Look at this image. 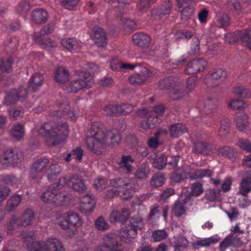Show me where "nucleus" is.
<instances>
[{
    "instance_id": "obj_4",
    "label": "nucleus",
    "mask_w": 251,
    "mask_h": 251,
    "mask_svg": "<svg viewBox=\"0 0 251 251\" xmlns=\"http://www.w3.org/2000/svg\"><path fill=\"white\" fill-rule=\"evenodd\" d=\"M75 74L79 78L70 82L64 86V90L68 93H76L89 85V83L91 79L89 73L79 70L75 71Z\"/></svg>"
},
{
    "instance_id": "obj_29",
    "label": "nucleus",
    "mask_w": 251,
    "mask_h": 251,
    "mask_svg": "<svg viewBox=\"0 0 251 251\" xmlns=\"http://www.w3.org/2000/svg\"><path fill=\"white\" fill-rule=\"evenodd\" d=\"M67 219L70 226L72 228H76L81 226L82 220L79 215L75 212L69 211L67 213Z\"/></svg>"
},
{
    "instance_id": "obj_16",
    "label": "nucleus",
    "mask_w": 251,
    "mask_h": 251,
    "mask_svg": "<svg viewBox=\"0 0 251 251\" xmlns=\"http://www.w3.org/2000/svg\"><path fill=\"white\" fill-rule=\"evenodd\" d=\"M227 76L226 71L221 68L215 69L207 79L213 85H218L224 81Z\"/></svg>"
},
{
    "instance_id": "obj_42",
    "label": "nucleus",
    "mask_w": 251,
    "mask_h": 251,
    "mask_svg": "<svg viewBox=\"0 0 251 251\" xmlns=\"http://www.w3.org/2000/svg\"><path fill=\"white\" fill-rule=\"evenodd\" d=\"M47 243L43 241H34L27 244L30 251H48Z\"/></svg>"
},
{
    "instance_id": "obj_39",
    "label": "nucleus",
    "mask_w": 251,
    "mask_h": 251,
    "mask_svg": "<svg viewBox=\"0 0 251 251\" xmlns=\"http://www.w3.org/2000/svg\"><path fill=\"white\" fill-rule=\"evenodd\" d=\"M235 122L236 126L240 130H244L249 125L248 117L245 113H237L236 115Z\"/></svg>"
},
{
    "instance_id": "obj_62",
    "label": "nucleus",
    "mask_w": 251,
    "mask_h": 251,
    "mask_svg": "<svg viewBox=\"0 0 251 251\" xmlns=\"http://www.w3.org/2000/svg\"><path fill=\"white\" fill-rule=\"evenodd\" d=\"M16 93L13 90H11L6 93L5 97V102L8 105L15 104L18 101Z\"/></svg>"
},
{
    "instance_id": "obj_6",
    "label": "nucleus",
    "mask_w": 251,
    "mask_h": 251,
    "mask_svg": "<svg viewBox=\"0 0 251 251\" xmlns=\"http://www.w3.org/2000/svg\"><path fill=\"white\" fill-rule=\"evenodd\" d=\"M193 203V200L189 196H186L183 200H178L175 201L172 207V213L178 218L185 216L187 209L186 205L192 206Z\"/></svg>"
},
{
    "instance_id": "obj_12",
    "label": "nucleus",
    "mask_w": 251,
    "mask_h": 251,
    "mask_svg": "<svg viewBox=\"0 0 251 251\" xmlns=\"http://www.w3.org/2000/svg\"><path fill=\"white\" fill-rule=\"evenodd\" d=\"M212 151V145L208 142L197 140L194 143L193 152L196 154L207 155Z\"/></svg>"
},
{
    "instance_id": "obj_33",
    "label": "nucleus",
    "mask_w": 251,
    "mask_h": 251,
    "mask_svg": "<svg viewBox=\"0 0 251 251\" xmlns=\"http://www.w3.org/2000/svg\"><path fill=\"white\" fill-rule=\"evenodd\" d=\"M150 173L149 166L147 164H143L135 171L134 175L135 178L144 181L147 179Z\"/></svg>"
},
{
    "instance_id": "obj_34",
    "label": "nucleus",
    "mask_w": 251,
    "mask_h": 251,
    "mask_svg": "<svg viewBox=\"0 0 251 251\" xmlns=\"http://www.w3.org/2000/svg\"><path fill=\"white\" fill-rule=\"evenodd\" d=\"M46 243L48 251H65L62 243L57 238H49Z\"/></svg>"
},
{
    "instance_id": "obj_54",
    "label": "nucleus",
    "mask_w": 251,
    "mask_h": 251,
    "mask_svg": "<svg viewBox=\"0 0 251 251\" xmlns=\"http://www.w3.org/2000/svg\"><path fill=\"white\" fill-rule=\"evenodd\" d=\"M217 108V102L210 99L206 100L204 102L203 111L206 114L213 112Z\"/></svg>"
},
{
    "instance_id": "obj_8",
    "label": "nucleus",
    "mask_w": 251,
    "mask_h": 251,
    "mask_svg": "<svg viewBox=\"0 0 251 251\" xmlns=\"http://www.w3.org/2000/svg\"><path fill=\"white\" fill-rule=\"evenodd\" d=\"M22 157V155L18 149H8L4 152L1 162L3 164H18L21 162Z\"/></svg>"
},
{
    "instance_id": "obj_50",
    "label": "nucleus",
    "mask_w": 251,
    "mask_h": 251,
    "mask_svg": "<svg viewBox=\"0 0 251 251\" xmlns=\"http://www.w3.org/2000/svg\"><path fill=\"white\" fill-rule=\"evenodd\" d=\"M244 33L243 31H238L235 33H229L226 36V41L229 44H232L239 41L240 40L243 42L242 40V35Z\"/></svg>"
},
{
    "instance_id": "obj_3",
    "label": "nucleus",
    "mask_w": 251,
    "mask_h": 251,
    "mask_svg": "<svg viewBox=\"0 0 251 251\" xmlns=\"http://www.w3.org/2000/svg\"><path fill=\"white\" fill-rule=\"evenodd\" d=\"M66 182V178L63 177L60 178L58 182L50 185L41 195L42 200L49 203L60 204L64 201L66 198L68 197V194L60 192V189Z\"/></svg>"
},
{
    "instance_id": "obj_17",
    "label": "nucleus",
    "mask_w": 251,
    "mask_h": 251,
    "mask_svg": "<svg viewBox=\"0 0 251 251\" xmlns=\"http://www.w3.org/2000/svg\"><path fill=\"white\" fill-rule=\"evenodd\" d=\"M251 191V170L246 172L245 176L244 177L240 183V190L238 194L243 196Z\"/></svg>"
},
{
    "instance_id": "obj_1",
    "label": "nucleus",
    "mask_w": 251,
    "mask_h": 251,
    "mask_svg": "<svg viewBox=\"0 0 251 251\" xmlns=\"http://www.w3.org/2000/svg\"><path fill=\"white\" fill-rule=\"evenodd\" d=\"M38 133L45 138L47 146L52 147L65 139L69 134V127L65 122L58 124L46 122L39 127Z\"/></svg>"
},
{
    "instance_id": "obj_27",
    "label": "nucleus",
    "mask_w": 251,
    "mask_h": 251,
    "mask_svg": "<svg viewBox=\"0 0 251 251\" xmlns=\"http://www.w3.org/2000/svg\"><path fill=\"white\" fill-rule=\"evenodd\" d=\"M82 202L84 205L81 211L85 215L90 214L95 208V201L91 199V197L88 195L84 196Z\"/></svg>"
},
{
    "instance_id": "obj_9",
    "label": "nucleus",
    "mask_w": 251,
    "mask_h": 251,
    "mask_svg": "<svg viewBox=\"0 0 251 251\" xmlns=\"http://www.w3.org/2000/svg\"><path fill=\"white\" fill-rule=\"evenodd\" d=\"M35 218V214L30 209H26L22 217L20 218L13 217L9 221L11 225H17L23 226H27L32 224V221Z\"/></svg>"
},
{
    "instance_id": "obj_22",
    "label": "nucleus",
    "mask_w": 251,
    "mask_h": 251,
    "mask_svg": "<svg viewBox=\"0 0 251 251\" xmlns=\"http://www.w3.org/2000/svg\"><path fill=\"white\" fill-rule=\"evenodd\" d=\"M101 245L109 249H112L121 246L117 240V236L112 233H108L103 236V242Z\"/></svg>"
},
{
    "instance_id": "obj_44",
    "label": "nucleus",
    "mask_w": 251,
    "mask_h": 251,
    "mask_svg": "<svg viewBox=\"0 0 251 251\" xmlns=\"http://www.w3.org/2000/svg\"><path fill=\"white\" fill-rule=\"evenodd\" d=\"M171 179L175 183H181L184 179L186 178L184 170L178 168L174 170L171 175Z\"/></svg>"
},
{
    "instance_id": "obj_53",
    "label": "nucleus",
    "mask_w": 251,
    "mask_h": 251,
    "mask_svg": "<svg viewBox=\"0 0 251 251\" xmlns=\"http://www.w3.org/2000/svg\"><path fill=\"white\" fill-rule=\"evenodd\" d=\"M212 174V171L208 169H196L193 173L191 177L192 179H198L205 176L210 177Z\"/></svg>"
},
{
    "instance_id": "obj_64",
    "label": "nucleus",
    "mask_w": 251,
    "mask_h": 251,
    "mask_svg": "<svg viewBox=\"0 0 251 251\" xmlns=\"http://www.w3.org/2000/svg\"><path fill=\"white\" fill-rule=\"evenodd\" d=\"M43 175L42 172L30 168L29 178L31 181L34 182L39 183L42 179Z\"/></svg>"
},
{
    "instance_id": "obj_40",
    "label": "nucleus",
    "mask_w": 251,
    "mask_h": 251,
    "mask_svg": "<svg viewBox=\"0 0 251 251\" xmlns=\"http://www.w3.org/2000/svg\"><path fill=\"white\" fill-rule=\"evenodd\" d=\"M189 245V242L186 237L182 236H178L175 238L174 242V251H182Z\"/></svg>"
},
{
    "instance_id": "obj_10",
    "label": "nucleus",
    "mask_w": 251,
    "mask_h": 251,
    "mask_svg": "<svg viewBox=\"0 0 251 251\" xmlns=\"http://www.w3.org/2000/svg\"><path fill=\"white\" fill-rule=\"evenodd\" d=\"M245 243L238 236H233L232 234L227 235L220 244L219 249L220 251H226L230 246L234 248H240Z\"/></svg>"
},
{
    "instance_id": "obj_38",
    "label": "nucleus",
    "mask_w": 251,
    "mask_h": 251,
    "mask_svg": "<svg viewBox=\"0 0 251 251\" xmlns=\"http://www.w3.org/2000/svg\"><path fill=\"white\" fill-rule=\"evenodd\" d=\"M129 227L132 230H134L136 235L137 230H142L144 227L143 219L140 216L132 217L130 220Z\"/></svg>"
},
{
    "instance_id": "obj_41",
    "label": "nucleus",
    "mask_w": 251,
    "mask_h": 251,
    "mask_svg": "<svg viewBox=\"0 0 251 251\" xmlns=\"http://www.w3.org/2000/svg\"><path fill=\"white\" fill-rule=\"evenodd\" d=\"M49 162V160L48 158H41L35 160L32 164L30 168L42 173L47 168Z\"/></svg>"
},
{
    "instance_id": "obj_52",
    "label": "nucleus",
    "mask_w": 251,
    "mask_h": 251,
    "mask_svg": "<svg viewBox=\"0 0 251 251\" xmlns=\"http://www.w3.org/2000/svg\"><path fill=\"white\" fill-rule=\"evenodd\" d=\"M127 181H128V178L126 177L116 178L110 180V185L118 188H126Z\"/></svg>"
},
{
    "instance_id": "obj_28",
    "label": "nucleus",
    "mask_w": 251,
    "mask_h": 251,
    "mask_svg": "<svg viewBox=\"0 0 251 251\" xmlns=\"http://www.w3.org/2000/svg\"><path fill=\"white\" fill-rule=\"evenodd\" d=\"M219 240L217 238L211 237L196 241L192 244V246L195 250H198L200 247L208 248L211 245L215 244Z\"/></svg>"
},
{
    "instance_id": "obj_30",
    "label": "nucleus",
    "mask_w": 251,
    "mask_h": 251,
    "mask_svg": "<svg viewBox=\"0 0 251 251\" xmlns=\"http://www.w3.org/2000/svg\"><path fill=\"white\" fill-rule=\"evenodd\" d=\"M35 40L42 48L48 50H52L57 46L56 43L50 38L40 39V37L37 35L35 36Z\"/></svg>"
},
{
    "instance_id": "obj_51",
    "label": "nucleus",
    "mask_w": 251,
    "mask_h": 251,
    "mask_svg": "<svg viewBox=\"0 0 251 251\" xmlns=\"http://www.w3.org/2000/svg\"><path fill=\"white\" fill-rule=\"evenodd\" d=\"M229 128V120L227 118H223L221 121V126L219 130V135L221 137H225L228 133Z\"/></svg>"
},
{
    "instance_id": "obj_23",
    "label": "nucleus",
    "mask_w": 251,
    "mask_h": 251,
    "mask_svg": "<svg viewBox=\"0 0 251 251\" xmlns=\"http://www.w3.org/2000/svg\"><path fill=\"white\" fill-rule=\"evenodd\" d=\"M44 78L40 73L33 75L28 82V88L32 91H37L43 84Z\"/></svg>"
},
{
    "instance_id": "obj_49",
    "label": "nucleus",
    "mask_w": 251,
    "mask_h": 251,
    "mask_svg": "<svg viewBox=\"0 0 251 251\" xmlns=\"http://www.w3.org/2000/svg\"><path fill=\"white\" fill-rule=\"evenodd\" d=\"M22 201V197L19 195L12 196L7 202V208L9 211H12L17 207Z\"/></svg>"
},
{
    "instance_id": "obj_32",
    "label": "nucleus",
    "mask_w": 251,
    "mask_h": 251,
    "mask_svg": "<svg viewBox=\"0 0 251 251\" xmlns=\"http://www.w3.org/2000/svg\"><path fill=\"white\" fill-rule=\"evenodd\" d=\"M158 117L154 113L150 112L146 121L141 122V126L144 129H149L154 127L158 124Z\"/></svg>"
},
{
    "instance_id": "obj_61",
    "label": "nucleus",
    "mask_w": 251,
    "mask_h": 251,
    "mask_svg": "<svg viewBox=\"0 0 251 251\" xmlns=\"http://www.w3.org/2000/svg\"><path fill=\"white\" fill-rule=\"evenodd\" d=\"M193 36V32L187 29L180 30L177 31L176 33V39L177 40H179L182 39L189 40L191 39Z\"/></svg>"
},
{
    "instance_id": "obj_58",
    "label": "nucleus",
    "mask_w": 251,
    "mask_h": 251,
    "mask_svg": "<svg viewBox=\"0 0 251 251\" xmlns=\"http://www.w3.org/2000/svg\"><path fill=\"white\" fill-rule=\"evenodd\" d=\"M164 133L166 134L167 133L166 130H160L156 132L154 134V138H150L148 141V146L152 149H156L158 147V139L159 135L162 133Z\"/></svg>"
},
{
    "instance_id": "obj_63",
    "label": "nucleus",
    "mask_w": 251,
    "mask_h": 251,
    "mask_svg": "<svg viewBox=\"0 0 251 251\" xmlns=\"http://www.w3.org/2000/svg\"><path fill=\"white\" fill-rule=\"evenodd\" d=\"M194 9L190 6H186L181 12V19L185 21L189 20L193 15Z\"/></svg>"
},
{
    "instance_id": "obj_31",
    "label": "nucleus",
    "mask_w": 251,
    "mask_h": 251,
    "mask_svg": "<svg viewBox=\"0 0 251 251\" xmlns=\"http://www.w3.org/2000/svg\"><path fill=\"white\" fill-rule=\"evenodd\" d=\"M165 181L164 174L157 173L152 175L150 181V184L151 188L157 189L163 186Z\"/></svg>"
},
{
    "instance_id": "obj_11",
    "label": "nucleus",
    "mask_w": 251,
    "mask_h": 251,
    "mask_svg": "<svg viewBox=\"0 0 251 251\" xmlns=\"http://www.w3.org/2000/svg\"><path fill=\"white\" fill-rule=\"evenodd\" d=\"M206 65V61L202 58H200L189 62L185 71L186 74L193 75L204 70Z\"/></svg>"
},
{
    "instance_id": "obj_36",
    "label": "nucleus",
    "mask_w": 251,
    "mask_h": 251,
    "mask_svg": "<svg viewBox=\"0 0 251 251\" xmlns=\"http://www.w3.org/2000/svg\"><path fill=\"white\" fill-rule=\"evenodd\" d=\"M171 135L172 137L176 138L185 132H187L186 126L182 123H176L172 125L170 128Z\"/></svg>"
},
{
    "instance_id": "obj_47",
    "label": "nucleus",
    "mask_w": 251,
    "mask_h": 251,
    "mask_svg": "<svg viewBox=\"0 0 251 251\" xmlns=\"http://www.w3.org/2000/svg\"><path fill=\"white\" fill-rule=\"evenodd\" d=\"M167 157L164 154L157 155L153 161V166L158 170H161L167 165Z\"/></svg>"
},
{
    "instance_id": "obj_2",
    "label": "nucleus",
    "mask_w": 251,
    "mask_h": 251,
    "mask_svg": "<svg viewBox=\"0 0 251 251\" xmlns=\"http://www.w3.org/2000/svg\"><path fill=\"white\" fill-rule=\"evenodd\" d=\"M89 132L90 134L86 139L88 148L96 154H102L107 146L104 130L100 128L99 123L95 122L92 124Z\"/></svg>"
},
{
    "instance_id": "obj_57",
    "label": "nucleus",
    "mask_w": 251,
    "mask_h": 251,
    "mask_svg": "<svg viewBox=\"0 0 251 251\" xmlns=\"http://www.w3.org/2000/svg\"><path fill=\"white\" fill-rule=\"evenodd\" d=\"M191 191L190 193L186 196H189L191 199L192 196H199L203 192L202 184L201 183H194L192 184Z\"/></svg>"
},
{
    "instance_id": "obj_35",
    "label": "nucleus",
    "mask_w": 251,
    "mask_h": 251,
    "mask_svg": "<svg viewBox=\"0 0 251 251\" xmlns=\"http://www.w3.org/2000/svg\"><path fill=\"white\" fill-rule=\"evenodd\" d=\"M61 43L64 48L70 51L79 49L81 46V43L74 38L62 39Z\"/></svg>"
},
{
    "instance_id": "obj_14",
    "label": "nucleus",
    "mask_w": 251,
    "mask_h": 251,
    "mask_svg": "<svg viewBox=\"0 0 251 251\" xmlns=\"http://www.w3.org/2000/svg\"><path fill=\"white\" fill-rule=\"evenodd\" d=\"M129 216V210L125 208L123 209L122 211H113L110 214L109 220L111 223L118 222L123 224L127 221Z\"/></svg>"
},
{
    "instance_id": "obj_60",
    "label": "nucleus",
    "mask_w": 251,
    "mask_h": 251,
    "mask_svg": "<svg viewBox=\"0 0 251 251\" xmlns=\"http://www.w3.org/2000/svg\"><path fill=\"white\" fill-rule=\"evenodd\" d=\"M219 152L220 153L222 154V155L227 157L229 158L234 157L236 154V151L229 146H226L220 148L219 149Z\"/></svg>"
},
{
    "instance_id": "obj_48",
    "label": "nucleus",
    "mask_w": 251,
    "mask_h": 251,
    "mask_svg": "<svg viewBox=\"0 0 251 251\" xmlns=\"http://www.w3.org/2000/svg\"><path fill=\"white\" fill-rule=\"evenodd\" d=\"M61 172L59 165L56 164L50 165L47 171V176L49 180H53Z\"/></svg>"
},
{
    "instance_id": "obj_5",
    "label": "nucleus",
    "mask_w": 251,
    "mask_h": 251,
    "mask_svg": "<svg viewBox=\"0 0 251 251\" xmlns=\"http://www.w3.org/2000/svg\"><path fill=\"white\" fill-rule=\"evenodd\" d=\"M137 71L129 77V82L133 84L144 83L153 75L152 72L146 67L138 68Z\"/></svg>"
},
{
    "instance_id": "obj_20",
    "label": "nucleus",
    "mask_w": 251,
    "mask_h": 251,
    "mask_svg": "<svg viewBox=\"0 0 251 251\" xmlns=\"http://www.w3.org/2000/svg\"><path fill=\"white\" fill-rule=\"evenodd\" d=\"M132 40L135 45L143 48L148 47L151 41L149 36L141 32L134 34Z\"/></svg>"
},
{
    "instance_id": "obj_55",
    "label": "nucleus",
    "mask_w": 251,
    "mask_h": 251,
    "mask_svg": "<svg viewBox=\"0 0 251 251\" xmlns=\"http://www.w3.org/2000/svg\"><path fill=\"white\" fill-rule=\"evenodd\" d=\"M226 8L232 12L239 13L241 10V6L238 0H227Z\"/></svg>"
},
{
    "instance_id": "obj_43",
    "label": "nucleus",
    "mask_w": 251,
    "mask_h": 251,
    "mask_svg": "<svg viewBox=\"0 0 251 251\" xmlns=\"http://www.w3.org/2000/svg\"><path fill=\"white\" fill-rule=\"evenodd\" d=\"M119 235L122 240L127 242V240L130 238L134 239L136 237L134 230L128 227H124L120 229Z\"/></svg>"
},
{
    "instance_id": "obj_24",
    "label": "nucleus",
    "mask_w": 251,
    "mask_h": 251,
    "mask_svg": "<svg viewBox=\"0 0 251 251\" xmlns=\"http://www.w3.org/2000/svg\"><path fill=\"white\" fill-rule=\"evenodd\" d=\"M134 162V160L130 155L122 156L121 161L119 163L120 167L127 174H129L133 170V167L132 164Z\"/></svg>"
},
{
    "instance_id": "obj_46",
    "label": "nucleus",
    "mask_w": 251,
    "mask_h": 251,
    "mask_svg": "<svg viewBox=\"0 0 251 251\" xmlns=\"http://www.w3.org/2000/svg\"><path fill=\"white\" fill-rule=\"evenodd\" d=\"M188 92L183 89V85L181 82V86L180 87L174 88L170 92V97L174 100H178L185 96Z\"/></svg>"
},
{
    "instance_id": "obj_18",
    "label": "nucleus",
    "mask_w": 251,
    "mask_h": 251,
    "mask_svg": "<svg viewBox=\"0 0 251 251\" xmlns=\"http://www.w3.org/2000/svg\"><path fill=\"white\" fill-rule=\"evenodd\" d=\"M48 19V12L43 9H36L31 12V20L35 24H44L47 21Z\"/></svg>"
},
{
    "instance_id": "obj_7",
    "label": "nucleus",
    "mask_w": 251,
    "mask_h": 251,
    "mask_svg": "<svg viewBox=\"0 0 251 251\" xmlns=\"http://www.w3.org/2000/svg\"><path fill=\"white\" fill-rule=\"evenodd\" d=\"M173 4L169 0H164L160 6L151 11V15L155 19L163 20L167 18L170 15Z\"/></svg>"
},
{
    "instance_id": "obj_13",
    "label": "nucleus",
    "mask_w": 251,
    "mask_h": 251,
    "mask_svg": "<svg viewBox=\"0 0 251 251\" xmlns=\"http://www.w3.org/2000/svg\"><path fill=\"white\" fill-rule=\"evenodd\" d=\"M181 86V80L176 76H169L159 81V87L161 89L172 90L176 87H180Z\"/></svg>"
},
{
    "instance_id": "obj_19",
    "label": "nucleus",
    "mask_w": 251,
    "mask_h": 251,
    "mask_svg": "<svg viewBox=\"0 0 251 251\" xmlns=\"http://www.w3.org/2000/svg\"><path fill=\"white\" fill-rule=\"evenodd\" d=\"M65 115H68L72 120L75 121L76 119L74 113L69 110V106L68 105H66L63 110L60 109L53 111L50 114V117L52 118L53 120H57Z\"/></svg>"
},
{
    "instance_id": "obj_37",
    "label": "nucleus",
    "mask_w": 251,
    "mask_h": 251,
    "mask_svg": "<svg viewBox=\"0 0 251 251\" xmlns=\"http://www.w3.org/2000/svg\"><path fill=\"white\" fill-rule=\"evenodd\" d=\"M70 78V73L68 70L60 67L57 69L55 74V79L59 83H65Z\"/></svg>"
},
{
    "instance_id": "obj_45",
    "label": "nucleus",
    "mask_w": 251,
    "mask_h": 251,
    "mask_svg": "<svg viewBox=\"0 0 251 251\" xmlns=\"http://www.w3.org/2000/svg\"><path fill=\"white\" fill-rule=\"evenodd\" d=\"M235 94L243 99L249 98L251 96V91L244 86L237 85L234 87Z\"/></svg>"
},
{
    "instance_id": "obj_59",
    "label": "nucleus",
    "mask_w": 251,
    "mask_h": 251,
    "mask_svg": "<svg viewBox=\"0 0 251 251\" xmlns=\"http://www.w3.org/2000/svg\"><path fill=\"white\" fill-rule=\"evenodd\" d=\"M168 237V233L165 229L157 230L152 232V238L155 242H160Z\"/></svg>"
},
{
    "instance_id": "obj_25",
    "label": "nucleus",
    "mask_w": 251,
    "mask_h": 251,
    "mask_svg": "<svg viewBox=\"0 0 251 251\" xmlns=\"http://www.w3.org/2000/svg\"><path fill=\"white\" fill-rule=\"evenodd\" d=\"M25 132L24 126L20 124L14 125L9 131L10 136L17 141H20L24 138Z\"/></svg>"
},
{
    "instance_id": "obj_26",
    "label": "nucleus",
    "mask_w": 251,
    "mask_h": 251,
    "mask_svg": "<svg viewBox=\"0 0 251 251\" xmlns=\"http://www.w3.org/2000/svg\"><path fill=\"white\" fill-rule=\"evenodd\" d=\"M93 38L95 44L99 47H104L107 45L105 33L101 28H97L95 29Z\"/></svg>"
},
{
    "instance_id": "obj_56",
    "label": "nucleus",
    "mask_w": 251,
    "mask_h": 251,
    "mask_svg": "<svg viewBox=\"0 0 251 251\" xmlns=\"http://www.w3.org/2000/svg\"><path fill=\"white\" fill-rule=\"evenodd\" d=\"M104 114L108 116H119L118 105H108L103 108Z\"/></svg>"
},
{
    "instance_id": "obj_15",
    "label": "nucleus",
    "mask_w": 251,
    "mask_h": 251,
    "mask_svg": "<svg viewBox=\"0 0 251 251\" xmlns=\"http://www.w3.org/2000/svg\"><path fill=\"white\" fill-rule=\"evenodd\" d=\"M68 184L70 187L79 193L84 192L87 190L83 180L78 175L72 176L69 178Z\"/></svg>"
},
{
    "instance_id": "obj_21",
    "label": "nucleus",
    "mask_w": 251,
    "mask_h": 251,
    "mask_svg": "<svg viewBox=\"0 0 251 251\" xmlns=\"http://www.w3.org/2000/svg\"><path fill=\"white\" fill-rule=\"evenodd\" d=\"M104 137L107 146L118 145L121 139L119 133L117 131H104Z\"/></svg>"
}]
</instances>
